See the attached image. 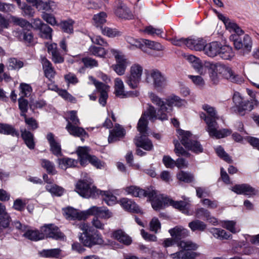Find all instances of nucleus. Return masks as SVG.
Wrapping results in <instances>:
<instances>
[{"instance_id":"nucleus-57","label":"nucleus","mask_w":259,"mask_h":259,"mask_svg":"<svg viewBox=\"0 0 259 259\" xmlns=\"http://www.w3.org/2000/svg\"><path fill=\"white\" fill-rule=\"evenodd\" d=\"M69 117L67 119L68 123H70L73 125H79L80 121L77 116V112L76 111H70L68 112Z\"/></svg>"},{"instance_id":"nucleus-49","label":"nucleus","mask_w":259,"mask_h":259,"mask_svg":"<svg viewBox=\"0 0 259 259\" xmlns=\"http://www.w3.org/2000/svg\"><path fill=\"white\" fill-rule=\"evenodd\" d=\"M74 21L71 19L62 21L60 26L63 31L68 33H72L73 32V25Z\"/></svg>"},{"instance_id":"nucleus-7","label":"nucleus","mask_w":259,"mask_h":259,"mask_svg":"<svg viewBox=\"0 0 259 259\" xmlns=\"http://www.w3.org/2000/svg\"><path fill=\"white\" fill-rule=\"evenodd\" d=\"M178 133L181 136V142L182 144L186 149L191 150L196 154L203 152V148L202 145L199 142L192 139V134L190 132L179 130Z\"/></svg>"},{"instance_id":"nucleus-15","label":"nucleus","mask_w":259,"mask_h":259,"mask_svg":"<svg viewBox=\"0 0 259 259\" xmlns=\"http://www.w3.org/2000/svg\"><path fill=\"white\" fill-rule=\"evenodd\" d=\"M149 191L153 192V196L151 197H148L150 201L153 208L156 210L163 209L165 206H168V203H165V199L168 198V197H163L161 195H158L157 192L150 188Z\"/></svg>"},{"instance_id":"nucleus-34","label":"nucleus","mask_w":259,"mask_h":259,"mask_svg":"<svg viewBox=\"0 0 259 259\" xmlns=\"http://www.w3.org/2000/svg\"><path fill=\"white\" fill-rule=\"evenodd\" d=\"M21 137L27 146L30 149H33L35 147L34 137L33 134L26 129H21Z\"/></svg>"},{"instance_id":"nucleus-44","label":"nucleus","mask_w":259,"mask_h":259,"mask_svg":"<svg viewBox=\"0 0 259 259\" xmlns=\"http://www.w3.org/2000/svg\"><path fill=\"white\" fill-rule=\"evenodd\" d=\"M62 250L60 248H54L50 249H44L41 254L42 256L48 258H58L60 257Z\"/></svg>"},{"instance_id":"nucleus-4","label":"nucleus","mask_w":259,"mask_h":259,"mask_svg":"<svg viewBox=\"0 0 259 259\" xmlns=\"http://www.w3.org/2000/svg\"><path fill=\"white\" fill-rule=\"evenodd\" d=\"M44 233L39 232L35 230H29L24 234V236L29 240L37 241L46 238H52L56 240H62L65 239V235L61 232L59 228H45Z\"/></svg>"},{"instance_id":"nucleus-41","label":"nucleus","mask_w":259,"mask_h":259,"mask_svg":"<svg viewBox=\"0 0 259 259\" xmlns=\"http://www.w3.org/2000/svg\"><path fill=\"white\" fill-rule=\"evenodd\" d=\"M106 14L103 12L95 15L93 18L94 25L101 29L103 27L102 25L106 22Z\"/></svg>"},{"instance_id":"nucleus-62","label":"nucleus","mask_w":259,"mask_h":259,"mask_svg":"<svg viewBox=\"0 0 259 259\" xmlns=\"http://www.w3.org/2000/svg\"><path fill=\"white\" fill-rule=\"evenodd\" d=\"M88 161L97 168H102L104 167V163H102L95 156H91L88 159Z\"/></svg>"},{"instance_id":"nucleus-40","label":"nucleus","mask_w":259,"mask_h":259,"mask_svg":"<svg viewBox=\"0 0 259 259\" xmlns=\"http://www.w3.org/2000/svg\"><path fill=\"white\" fill-rule=\"evenodd\" d=\"M0 221L2 227H9L10 224V218L6 212V207L0 202Z\"/></svg>"},{"instance_id":"nucleus-50","label":"nucleus","mask_w":259,"mask_h":259,"mask_svg":"<svg viewBox=\"0 0 259 259\" xmlns=\"http://www.w3.org/2000/svg\"><path fill=\"white\" fill-rule=\"evenodd\" d=\"M54 4V2L52 1L43 2L41 0H39L35 6L38 10L50 11L52 10V7Z\"/></svg>"},{"instance_id":"nucleus-9","label":"nucleus","mask_w":259,"mask_h":259,"mask_svg":"<svg viewBox=\"0 0 259 259\" xmlns=\"http://www.w3.org/2000/svg\"><path fill=\"white\" fill-rule=\"evenodd\" d=\"M172 238H167L163 242L165 247L172 246L175 243L178 244L179 241L188 235V230L185 228H172L169 230Z\"/></svg>"},{"instance_id":"nucleus-22","label":"nucleus","mask_w":259,"mask_h":259,"mask_svg":"<svg viewBox=\"0 0 259 259\" xmlns=\"http://www.w3.org/2000/svg\"><path fill=\"white\" fill-rule=\"evenodd\" d=\"M125 135V130L119 124H116L114 128L110 131L109 143H113L122 138Z\"/></svg>"},{"instance_id":"nucleus-39","label":"nucleus","mask_w":259,"mask_h":259,"mask_svg":"<svg viewBox=\"0 0 259 259\" xmlns=\"http://www.w3.org/2000/svg\"><path fill=\"white\" fill-rule=\"evenodd\" d=\"M220 48L218 55L222 59L230 60L234 56L232 49L230 47L228 46H222L221 44Z\"/></svg>"},{"instance_id":"nucleus-47","label":"nucleus","mask_w":259,"mask_h":259,"mask_svg":"<svg viewBox=\"0 0 259 259\" xmlns=\"http://www.w3.org/2000/svg\"><path fill=\"white\" fill-rule=\"evenodd\" d=\"M46 189L52 194L60 196L64 193V189L55 184H49L46 186Z\"/></svg>"},{"instance_id":"nucleus-17","label":"nucleus","mask_w":259,"mask_h":259,"mask_svg":"<svg viewBox=\"0 0 259 259\" xmlns=\"http://www.w3.org/2000/svg\"><path fill=\"white\" fill-rule=\"evenodd\" d=\"M183 200L175 201L170 197L165 199V203H168V206H171L174 208L182 211L183 213H187L188 212V206L189 205V199L183 196Z\"/></svg>"},{"instance_id":"nucleus-5","label":"nucleus","mask_w":259,"mask_h":259,"mask_svg":"<svg viewBox=\"0 0 259 259\" xmlns=\"http://www.w3.org/2000/svg\"><path fill=\"white\" fill-rule=\"evenodd\" d=\"M178 246L182 249L170 255L174 259H195L199 255V253L193 251L197 249L198 245L191 241H181Z\"/></svg>"},{"instance_id":"nucleus-24","label":"nucleus","mask_w":259,"mask_h":259,"mask_svg":"<svg viewBox=\"0 0 259 259\" xmlns=\"http://www.w3.org/2000/svg\"><path fill=\"white\" fill-rule=\"evenodd\" d=\"M221 44L213 41L208 44H205L202 50L204 53L210 57H214L217 55L219 53L220 50Z\"/></svg>"},{"instance_id":"nucleus-53","label":"nucleus","mask_w":259,"mask_h":259,"mask_svg":"<svg viewBox=\"0 0 259 259\" xmlns=\"http://www.w3.org/2000/svg\"><path fill=\"white\" fill-rule=\"evenodd\" d=\"M19 108L21 111L20 115L22 116H25L26 113L28 110V101L23 97L18 99Z\"/></svg>"},{"instance_id":"nucleus-33","label":"nucleus","mask_w":259,"mask_h":259,"mask_svg":"<svg viewBox=\"0 0 259 259\" xmlns=\"http://www.w3.org/2000/svg\"><path fill=\"white\" fill-rule=\"evenodd\" d=\"M90 148L88 147H79L77 153L80 160V163L81 165H85L88 162V159L91 156L89 154Z\"/></svg>"},{"instance_id":"nucleus-45","label":"nucleus","mask_w":259,"mask_h":259,"mask_svg":"<svg viewBox=\"0 0 259 259\" xmlns=\"http://www.w3.org/2000/svg\"><path fill=\"white\" fill-rule=\"evenodd\" d=\"M58 161L59 165L62 169H66L67 167H74L77 163L76 160L69 158L58 159Z\"/></svg>"},{"instance_id":"nucleus-27","label":"nucleus","mask_w":259,"mask_h":259,"mask_svg":"<svg viewBox=\"0 0 259 259\" xmlns=\"http://www.w3.org/2000/svg\"><path fill=\"white\" fill-rule=\"evenodd\" d=\"M146 137L144 136L136 137L134 139V143L137 147H141L147 151H150L153 149V145L151 141Z\"/></svg>"},{"instance_id":"nucleus-63","label":"nucleus","mask_w":259,"mask_h":259,"mask_svg":"<svg viewBox=\"0 0 259 259\" xmlns=\"http://www.w3.org/2000/svg\"><path fill=\"white\" fill-rule=\"evenodd\" d=\"M23 12V16H27L28 17H32L34 13V9L30 6L24 5L23 6L19 7Z\"/></svg>"},{"instance_id":"nucleus-8","label":"nucleus","mask_w":259,"mask_h":259,"mask_svg":"<svg viewBox=\"0 0 259 259\" xmlns=\"http://www.w3.org/2000/svg\"><path fill=\"white\" fill-rule=\"evenodd\" d=\"M92 184L91 179L79 181L76 185V191L84 198L95 197L99 191Z\"/></svg>"},{"instance_id":"nucleus-46","label":"nucleus","mask_w":259,"mask_h":259,"mask_svg":"<svg viewBox=\"0 0 259 259\" xmlns=\"http://www.w3.org/2000/svg\"><path fill=\"white\" fill-rule=\"evenodd\" d=\"M100 194L102 195L103 199L107 205H112L115 203L116 197L110 192L100 191Z\"/></svg>"},{"instance_id":"nucleus-12","label":"nucleus","mask_w":259,"mask_h":259,"mask_svg":"<svg viewBox=\"0 0 259 259\" xmlns=\"http://www.w3.org/2000/svg\"><path fill=\"white\" fill-rule=\"evenodd\" d=\"M230 40H232L237 50L242 49L244 52H249L252 48V41L248 35H244L243 37L236 34H231Z\"/></svg>"},{"instance_id":"nucleus-6","label":"nucleus","mask_w":259,"mask_h":259,"mask_svg":"<svg viewBox=\"0 0 259 259\" xmlns=\"http://www.w3.org/2000/svg\"><path fill=\"white\" fill-rule=\"evenodd\" d=\"M83 231L80 234L79 240L87 247H91L95 244H101L103 240L95 228H81Z\"/></svg>"},{"instance_id":"nucleus-13","label":"nucleus","mask_w":259,"mask_h":259,"mask_svg":"<svg viewBox=\"0 0 259 259\" xmlns=\"http://www.w3.org/2000/svg\"><path fill=\"white\" fill-rule=\"evenodd\" d=\"M65 218L68 220H85L89 217L88 209L79 211L72 207L68 206L62 209Z\"/></svg>"},{"instance_id":"nucleus-31","label":"nucleus","mask_w":259,"mask_h":259,"mask_svg":"<svg viewBox=\"0 0 259 259\" xmlns=\"http://www.w3.org/2000/svg\"><path fill=\"white\" fill-rule=\"evenodd\" d=\"M66 128L70 135L75 137H79L88 135L84 130L82 127L78 126V125H73L67 123Z\"/></svg>"},{"instance_id":"nucleus-25","label":"nucleus","mask_w":259,"mask_h":259,"mask_svg":"<svg viewBox=\"0 0 259 259\" xmlns=\"http://www.w3.org/2000/svg\"><path fill=\"white\" fill-rule=\"evenodd\" d=\"M89 216L97 215L101 218L108 219L112 216V213L108 209L102 207L93 206L88 209Z\"/></svg>"},{"instance_id":"nucleus-23","label":"nucleus","mask_w":259,"mask_h":259,"mask_svg":"<svg viewBox=\"0 0 259 259\" xmlns=\"http://www.w3.org/2000/svg\"><path fill=\"white\" fill-rule=\"evenodd\" d=\"M205 44V41L201 38H188L186 40V46L197 51L202 50Z\"/></svg>"},{"instance_id":"nucleus-51","label":"nucleus","mask_w":259,"mask_h":259,"mask_svg":"<svg viewBox=\"0 0 259 259\" xmlns=\"http://www.w3.org/2000/svg\"><path fill=\"white\" fill-rule=\"evenodd\" d=\"M40 36L45 39H52V28L47 24H44L39 29Z\"/></svg>"},{"instance_id":"nucleus-59","label":"nucleus","mask_w":259,"mask_h":259,"mask_svg":"<svg viewBox=\"0 0 259 259\" xmlns=\"http://www.w3.org/2000/svg\"><path fill=\"white\" fill-rule=\"evenodd\" d=\"M100 30L104 35L111 37H115L119 35V33L115 29H112L109 27H101Z\"/></svg>"},{"instance_id":"nucleus-43","label":"nucleus","mask_w":259,"mask_h":259,"mask_svg":"<svg viewBox=\"0 0 259 259\" xmlns=\"http://www.w3.org/2000/svg\"><path fill=\"white\" fill-rule=\"evenodd\" d=\"M206 220L210 223V225L213 226H222L224 227H234L236 225V223L234 221H221L218 222L217 219L210 216L206 218Z\"/></svg>"},{"instance_id":"nucleus-28","label":"nucleus","mask_w":259,"mask_h":259,"mask_svg":"<svg viewBox=\"0 0 259 259\" xmlns=\"http://www.w3.org/2000/svg\"><path fill=\"white\" fill-rule=\"evenodd\" d=\"M48 140L51 147V151L55 155L58 156L61 155V146L54 138V135L52 133H49L47 135Z\"/></svg>"},{"instance_id":"nucleus-29","label":"nucleus","mask_w":259,"mask_h":259,"mask_svg":"<svg viewBox=\"0 0 259 259\" xmlns=\"http://www.w3.org/2000/svg\"><path fill=\"white\" fill-rule=\"evenodd\" d=\"M41 63L42 65L45 76L49 79L53 78L55 75L56 72L51 62L46 57H42Z\"/></svg>"},{"instance_id":"nucleus-56","label":"nucleus","mask_w":259,"mask_h":259,"mask_svg":"<svg viewBox=\"0 0 259 259\" xmlns=\"http://www.w3.org/2000/svg\"><path fill=\"white\" fill-rule=\"evenodd\" d=\"M177 178L181 181L190 183L193 180V176L189 173L181 171L177 174Z\"/></svg>"},{"instance_id":"nucleus-26","label":"nucleus","mask_w":259,"mask_h":259,"mask_svg":"<svg viewBox=\"0 0 259 259\" xmlns=\"http://www.w3.org/2000/svg\"><path fill=\"white\" fill-rule=\"evenodd\" d=\"M114 94L116 96L124 98L130 96L131 93H126L124 90V85L123 81L119 78H116L114 80Z\"/></svg>"},{"instance_id":"nucleus-58","label":"nucleus","mask_w":259,"mask_h":259,"mask_svg":"<svg viewBox=\"0 0 259 259\" xmlns=\"http://www.w3.org/2000/svg\"><path fill=\"white\" fill-rule=\"evenodd\" d=\"M240 188H243L242 194L244 195L251 196L255 194V190L247 184H242Z\"/></svg>"},{"instance_id":"nucleus-61","label":"nucleus","mask_w":259,"mask_h":259,"mask_svg":"<svg viewBox=\"0 0 259 259\" xmlns=\"http://www.w3.org/2000/svg\"><path fill=\"white\" fill-rule=\"evenodd\" d=\"M14 21L18 25L20 26L23 29H29L32 28V25L26 20L22 19L16 18L14 19Z\"/></svg>"},{"instance_id":"nucleus-37","label":"nucleus","mask_w":259,"mask_h":259,"mask_svg":"<svg viewBox=\"0 0 259 259\" xmlns=\"http://www.w3.org/2000/svg\"><path fill=\"white\" fill-rule=\"evenodd\" d=\"M0 133L4 135H10L17 137L19 136V132L14 126L6 123L0 124Z\"/></svg>"},{"instance_id":"nucleus-60","label":"nucleus","mask_w":259,"mask_h":259,"mask_svg":"<svg viewBox=\"0 0 259 259\" xmlns=\"http://www.w3.org/2000/svg\"><path fill=\"white\" fill-rule=\"evenodd\" d=\"M20 88L22 94L21 97H27L30 94L32 91L31 87L28 84L22 83L20 84Z\"/></svg>"},{"instance_id":"nucleus-11","label":"nucleus","mask_w":259,"mask_h":259,"mask_svg":"<svg viewBox=\"0 0 259 259\" xmlns=\"http://www.w3.org/2000/svg\"><path fill=\"white\" fill-rule=\"evenodd\" d=\"M110 51L114 56L116 61V64L112 66L113 70L119 75L124 74L128 63L127 60L118 50L110 48Z\"/></svg>"},{"instance_id":"nucleus-3","label":"nucleus","mask_w":259,"mask_h":259,"mask_svg":"<svg viewBox=\"0 0 259 259\" xmlns=\"http://www.w3.org/2000/svg\"><path fill=\"white\" fill-rule=\"evenodd\" d=\"M219 74L233 83H241L243 81V78L235 74L230 67L220 63L211 65L209 76L214 84L219 82Z\"/></svg>"},{"instance_id":"nucleus-2","label":"nucleus","mask_w":259,"mask_h":259,"mask_svg":"<svg viewBox=\"0 0 259 259\" xmlns=\"http://www.w3.org/2000/svg\"><path fill=\"white\" fill-rule=\"evenodd\" d=\"M202 109L206 112L207 114L201 113L200 116L201 118L205 121L207 125L206 130L210 137L221 139L231 135L232 133L231 130L227 128L218 130L219 126L217 120L219 119V117L213 107L205 104L203 105Z\"/></svg>"},{"instance_id":"nucleus-54","label":"nucleus","mask_w":259,"mask_h":259,"mask_svg":"<svg viewBox=\"0 0 259 259\" xmlns=\"http://www.w3.org/2000/svg\"><path fill=\"white\" fill-rule=\"evenodd\" d=\"M9 69H19L23 66V62L16 59V58H10L8 61Z\"/></svg>"},{"instance_id":"nucleus-1","label":"nucleus","mask_w":259,"mask_h":259,"mask_svg":"<svg viewBox=\"0 0 259 259\" xmlns=\"http://www.w3.org/2000/svg\"><path fill=\"white\" fill-rule=\"evenodd\" d=\"M149 98L151 102L158 108L157 111L151 104H147V107L145 111V115L149 116V119L154 121L156 119L165 120L168 119V113L172 111L174 106L182 107L185 106L186 102L184 100L180 99L177 96H173L166 99L164 102L158 96L154 93L149 94Z\"/></svg>"},{"instance_id":"nucleus-16","label":"nucleus","mask_w":259,"mask_h":259,"mask_svg":"<svg viewBox=\"0 0 259 259\" xmlns=\"http://www.w3.org/2000/svg\"><path fill=\"white\" fill-rule=\"evenodd\" d=\"M15 36L19 40L23 41L27 46H32L36 43L32 33L29 30L22 29V30L16 31Z\"/></svg>"},{"instance_id":"nucleus-21","label":"nucleus","mask_w":259,"mask_h":259,"mask_svg":"<svg viewBox=\"0 0 259 259\" xmlns=\"http://www.w3.org/2000/svg\"><path fill=\"white\" fill-rule=\"evenodd\" d=\"M150 77L153 79V85L156 89L162 88L166 84V79L157 70H153L150 73Z\"/></svg>"},{"instance_id":"nucleus-42","label":"nucleus","mask_w":259,"mask_h":259,"mask_svg":"<svg viewBox=\"0 0 259 259\" xmlns=\"http://www.w3.org/2000/svg\"><path fill=\"white\" fill-rule=\"evenodd\" d=\"M210 232L214 237L220 239H228L231 236L227 232L220 228H211Z\"/></svg>"},{"instance_id":"nucleus-30","label":"nucleus","mask_w":259,"mask_h":259,"mask_svg":"<svg viewBox=\"0 0 259 259\" xmlns=\"http://www.w3.org/2000/svg\"><path fill=\"white\" fill-rule=\"evenodd\" d=\"M120 202L121 205L124 209L133 212H140V210L138 205L132 200L123 198L120 200Z\"/></svg>"},{"instance_id":"nucleus-18","label":"nucleus","mask_w":259,"mask_h":259,"mask_svg":"<svg viewBox=\"0 0 259 259\" xmlns=\"http://www.w3.org/2000/svg\"><path fill=\"white\" fill-rule=\"evenodd\" d=\"M258 102L256 100L255 94L252 92V96H251L250 100H243L241 104L238 108L239 113L244 115L246 111L249 112L253 110L255 106H257Z\"/></svg>"},{"instance_id":"nucleus-52","label":"nucleus","mask_w":259,"mask_h":259,"mask_svg":"<svg viewBox=\"0 0 259 259\" xmlns=\"http://www.w3.org/2000/svg\"><path fill=\"white\" fill-rule=\"evenodd\" d=\"M143 43L147 47V48L156 50L162 51L163 50V47L159 43L148 39H143Z\"/></svg>"},{"instance_id":"nucleus-10","label":"nucleus","mask_w":259,"mask_h":259,"mask_svg":"<svg viewBox=\"0 0 259 259\" xmlns=\"http://www.w3.org/2000/svg\"><path fill=\"white\" fill-rule=\"evenodd\" d=\"M143 67L138 64H133L130 68V74L126 76L125 82L132 89H136L141 80Z\"/></svg>"},{"instance_id":"nucleus-19","label":"nucleus","mask_w":259,"mask_h":259,"mask_svg":"<svg viewBox=\"0 0 259 259\" xmlns=\"http://www.w3.org/2000/svg\"><path fill=\"white\" fill-rule=\"evenodd\" d=\"M150 188L147 190L141 189L139 187L135 186H131L125 188V191L127 194L131 195L135 197H150L153 196V192L149 191Z\"/></svg>"},{"instance_id":"nucleus-36","label":"nucleus","mask_w":259,"mask_h":259,"mask_svg":"<svg viewBox=\"0 0 259 259\" xmlns=\"http://www.w3.org/2000/svg\"><path fill=\"white\" fill-rule=\"evenodd\" d=\"M149 118L148 115H145V112L143 113L138 123V130L140 133V136H147V125L148 121L146 118Z\"/></svg>"},{"instance_id":"nucleus-55","label":"nucleus","mask_w":259,"mask_h":259,"mask_svg":"<svg viewBox=\"0 0 259 259\" xmlns=\"http://www.w3.org/2000/svg\"><path fill=\"white\" fill-rule=\"evenodd\" d=\"M215 150L217 154L220 157L223 159L228 163H231L232 162L230 157L227 153H226L224 149L221 146H218L215 148Z\"/></svg>"},{"instance_id":"nucleus-48","label":"nucleus","mask_w":259,"mask_h":259,"mask_svg":"<svg viewBox=\"0 0 259 259\" xmlns=\"http://www.w3.org/2000/svg\"><path fill=\"white\" fill-rule=\"evenodd\" d=\"M40 161L41 166L45 168L49 174L52 175L56 174L55 165L52 162L45 159H42Z\"/></svg>"},{"instance_id":"nucleus-64","label":"nucleus","mask_w":259,"mask_h":259,"mask_svg":"<svg viewBox=\"0 0 259 259\" xmlns=\"http://www.w3.org/2000/svg\"><path fill=\"white\" fill-rule=\"evenodd\" d=\"M93 43L102 47H107L108 46V43L99 35H95L91 37Z\"/></svg>"},{"instance_id":"nucleus-35","label":"nucleus","mask_w":259,"mask_h":259,"mask_svg":"<svg viewBox=\"0 0 259 259\" xmlns=\"http://www.w3.org/2000/svg\"><path fill=\"white\" fill-rule=\"evenodd\" d=\"M112 237L126 245H129L132 242L131 238L121 229H118L113 232Z\"/></svg>"},{"instance_id":"nucleus-38","label":"nucleus","mask_w":259,"mask_h":259,"mask_svg":"<svg viewBox=\"0 0 259 259\" xmlns=\"http://www.w3.org/2000/svg\"><path fill=\"white\" fill-rule=\"evenodd\" d=\"M104 47H99L95 46H91L89 49V53L94 56L100 57L101 58H105L107 55L108 51H110V49L106 50Z\"/></svg>"},{"instance_id":"nucleus-14","label":"nucleus","mask_w":259,"mask_h":259,"mask_svg":"<svg viewBox=\"0 0 259 259\" xmlns=\"http://www.w3.org/2000/svg\"><path fill=\"white\" fill-rule=\"evenodd\" d=\"M89 79L93 83L98 92L100 93V97L99 99L100 104L103 106H105L108 98V92L109 90V86L97 81L92 76H90Z\"/></svg>"},{"instance_id":"nucleus-20","label":"nucleus","mask_w":259,"mask_h":259,"mask_svg":"<svg viewBox=\"0 0 259 259\" xmlns=\"http://www.w3.org/2000/svg\"><path fill=\"white\" fill-rule=\"evenodd\" d=\"M114 9L115 15L119 18L125 19H131L133 14L129 9L122 2L116 3Z\"/></svg>"},{"instance_id":"nucleus-32","label":"nucleus","mask_w":259,"mask_h":259,"mask_svg":"<svg viewBox=\"0 0 259 259\" xmlns=\"http://www.w3.org/2000/svg\"><path fill=\"white\" fill-rule=\"evenodd\" d=\"M90 148L88 147H79L77 153L80 160V163L81 165H85L88 162V159L91 156L89 154Z\"/></svg>"}]
</instances>
